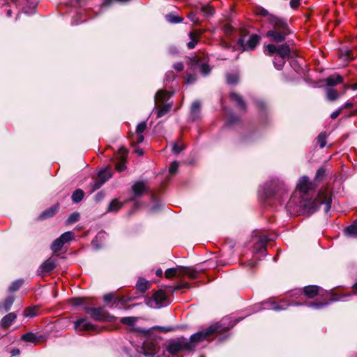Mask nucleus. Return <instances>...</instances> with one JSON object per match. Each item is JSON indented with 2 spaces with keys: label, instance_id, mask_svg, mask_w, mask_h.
<instances>
[{
  "label": "nucleus",
  "instance_id": "obj_12",
  "mask_svg": "<svg viewBox=\"0 0 357 357\" xmlns=\"http://www.w3.org/2000/svg\"><path fill=\"white\" fill-rule=\"evenodd\" d=\"M167 300V296L164 291H157L152 296L151 305L154 307H162Z\"/></svg>",
  "mask_w": 357,
  "mask_h": 357
},
{
  "label": "nucleus",
  "instance_id": "obj_44",
  "mask_svg": "<svg viewBox=\"0 0 357 357\" xmlns=\"http://www.w3.org/2000/svg\"><path fill=\"white\" fill-rule=\"evenodd\" d=\"M23 284L22 280H17L12 283V284L9 287V290L10 291H15L19 289V288Z\"/></svg>",
  "mask_w": 357,
  "mask_h": 357
},
{
  "label": "nucleus",
  "instance_id": "obj_55",
  "mask_svg": "<svg viewBox=\"0 0 357 357\" xmlns=\"http://www.w3.org/2000/svg\"><path fill=\"white\" fill-rule=\"evenodd\" d=\"M347 296V295H337V294H333L331 296V301H337L342 299V298Z\"/></svg>",
  "mask_w": 357,
  "mask_h": 357
},
{
  "label": "nucleus",
  "instance_id": "obj_61",
  "mask_svg": "<svg viewBox=\"0 0 357 357\" xmlns=\"http://www.w3.org/2000/svg\"><path fill=\"white\" fill-rule=\"evenodd\" d=\"M300 4V0H291L290 1V6L293 8H296Z\"/></svg>",
  "mask_w": 357,
  "mask_h": 357
},
{
  "label": "nucleus",
  "instance_id": "obj_5",
  "mask_svg": "<svg viewBox=\"0 0 357 357\" xmlns=\"http://www.w3.org/2000/svg\"><path fill=\"white\" fill-rule=\"evenodd\" d=\"M264 53L270 56L277 53V56L287 58L290 54V47L287 44H282L278 46L268 44L264 46Z\"/></svg>",
  "mask_w": 357,
  "mask_h": 357
},
{
  "label": "nucleus",
  "instance_id": "obj_33",
  "mask_svg": "<svg viewBox=\"0 0 357 357\" xmlns=\"http://www.w3.org/2000/svg\"><path fill=\"white\" fill-rule=\"evenodd\" d=\"M123 206V203L120 202L119 200L117 199H113L107 209V212H116L118 211L121 207Z\"/></svg>",
  "mask_w": 357,
  "mask_h": 357
},
{
  "label": "nucleus",
  "instance_id": "obj_51",
  "mask_svg": "<svg viewBox=\"0 0 357 357\" xmlns=\"http://www.w3.org/2000/svg\"><path fill=\"white\" fill-rule=\"evenodd\" d=\"M188 17L195 24H198L199 22V18L197 17V15L190 13L188 15Z\"/></svg>",
  "mask_w": 357,
  "mask_h": 357
},
{
  "label": "nucleus",
  "instance_id": "obj_46",
  "mask_svg": "<svg viewBox=\"0 0 357 357\" xmlns=\"http://www.w3.org/2000/svg\"><path fill=\"white\" fill-rule=\"evenodd\" d=\"M84 298H73L70 299V303L73 306H78L84 304Z\"/></svg>",
  "mask_w": 357,
  "mask_h": 357
},
{
  "label": "nucleus",
  "instance_id": "obj_56",
  "mask_svg": "<svg viewBox=\"0 0 357 357\" xmlns=\"http://www.w3.org/2000/svg\"><path fill=\"white\" fill-rule=\"evenodd\" d=\"M196 80V77L192 75H188L186 76V82L188 84H192Z\"/></svg>",
  "mask_w": 357,
  "mask_h": 357
},
{
  "label": "nucleus",
  "instance_id": "obj_48",
  "mask_svg": "<svg viewBox=\"0 0 357 357\" xmlns=\"http://www.w3.org/2000/svg\"><path fill=\"white\" fill-rule=\"evenodd\" d=\"M178 168V163L176 161H174L172 162L169 172L171 174H174L176 172L177 169Z\"/></svg>",
  "mask_w": 357,
  "mask_h": 357
},
{
  "label": "nucleus",
  "instance_id": "obj_17",
  "mask_svg": "<svg viewBox=\"0 0 357 357\" xmlns=\"http://www.w3.org/2000/svg\"><path fill=\"white\" fill-rule=\"evenodd\" d=\"M201 117V103L195 100L192 103L190 107V118L192 121L199 119Z\"/></svg>",
  "mask_w": 357,
  "mask_h": 357
},
{
  "label": "nucleus",
  "instance_id": "obj_31",
  "mask_svg": "<svg viewBox=\"0 0 357 357\" xmlns=\"http://www.w3.org/2000/svg\"><path fill=\"white\" fill-rule=\"evenodd\" d=\"M273 186L274 188L276 186L275 181L266 183L264 188V193L266 197H271L275 195V189H272Z\"/></svg>",
  "mask_w": 357,
  "mask_h": 357
},
{
  "label": "nucleus",
  "instance_id": "obj_4",
  "mask_svg": "<svg viewBox=\"0 0 357 357\" xmlns=\"http://www.w3.org/2000/svg\"><path fill=\"white\" fill-rule=\"evenodd\" d=\"M261 40V37L257 34H251L246 40V35L242 34L238 38V44L242 51L254 50L258 45Z\"/></svg>",
  "mask_w": 357,
  "mask_h": 357
},
{
  "label": "nucleus",
  "instance_id": "obj_29",
  "mask_svg": "<svg viewBox=\"0 0 357 357\" xmlns=\"http://www.w3.org/2000/svg\"><path fill=\"white\" fill-rule=\"evenodd\" d=\"M342 77L338 74L333 75L325 79V82L328 86H333L342 82Z\"/></svg>",
  "mask_w": 357,
  "mask_h": 357
},
{
  "label": "nucleus",
  "instance_id": "obj_21",
  "mask_svg": "<svg viewBox=\"0 0 357 357\" xmlns=\"http://www.w3.org/2000/svg\"><path fill=\"white\" fill-rule=\"evenodd\" d=\"M199 273L193 268L181 266V278L188 277V278L193 280L198 277Z\"/></svg>",
  "mask_w": 357,
  "mask_h": 357
},
{
  "label": "nucleus",
  "instance_id": "obj_62",
  "mask_svg": "<svg viewBox=\"0 0 357 357\" xmlns=\"http://www.w3.org/2000/svg\"><path fill=\"white\" fill-rule=\"evenodd\" d=\"M342 111V108H340L339 109L333 112L331 115V117L333 119H336L340 114Z\"/></svg>",
  "mask_w": 357,
  "mask_h": 357
},
{
  "label": "nucleus",
  "instance_id": "obj_7",
  "mask_svg": "<svg viewBox=\"0 0 357 357\" xmlns=\"http://www.w3.org/2000/svg\"><path fill=\"white\" fill-rule=\"evenodd\" d=\"M160 351L156 340L147 339L142 347V354L147 357H155Z\"/></svg>",
  "mask_w": 357,
  "mask_h": 357
},
{
  "label": "nucleus",
  "instance_id": "obj_20",
  "mask_svg": "<svg viewBox=\"0 0 357 357\" xmlns=\"http://www.w3.org/2000/svg\"><path fill=\"white\" fill-rule=\"evenodd\" d=\"M56 267V263L54 260L50 258L44 261L40 266V269L42 273L47 274L50 273Z\"/></svg>",
  "mask_w": 357,
  "mask_h": 357
},
{
  "label": "nucleus",
  "instance_id": "obj_3",
  "mask_svg": "<svg viewBox=\"0 0 357 357\" xmlns=\"http://www.w3.org/2000/svg\"><path fill=\"white\" fill-rule=\"evenodd\" d=\"M301 204L305 209L311 213L317 211L321 206H324V212L328 213L331 209V205L330 192L327 189L321 190L314 199L304 200Z\"/></svg>",
  "mask_w": 357,
  "mask_h": 357
},
{
  "label": "nucleus",
  "instance_id": "obj_13",
  "mask_svg": "<svg viewBox=\"0 0 357 357\" xmlns=\"http://www.w3.org/2000/svg\"><path fill=\"white\" fill-rule=\"evenodd\" d=\"M271 239L268 238L266 236H261L257 238L254 245L255 252L265 255L266 252V244Z\"/></svg>",
  "mask_w": 357,
  "mask_h": 357
},
{
  "label": "nucleus",
  "instance_id": "obj_36",
  "mask_svg": "<svg viewBox=\"0 0 357 357\" xmlns=\"http://www.w3.org/2000/svg\"><path fill=\"white\" fill-rule=\"evenodd\" d=\"M285 59L281 56L275 55L273 59V64L278 70L282 69L285 63Z\"/></svg>",
  "mask_w": 357,
  "mask_h": 357
},
{
  "label": "nucleus",
  "instance_id": "obj_8",
  "mask_svg": "<svg viewBox=\"0 0 357 357\" xmlns=\"http://www.w3.org/2000/svg\"><path fill=\"white\" fill-rule=\"evenodd\" d=\"M319 289L320 287L319 286L309 285L305 287L303 291H301V289H296L291 291L290 296L298 298V297L301 296L303 293L307 298H313L318 294Z\"/></svg>",
  "mask_w": 357,
  "mask_h": 357
},
{
  "label": "nucleus",
  "instance_id": "obj_54",
  "mask_svg": "<svg viewBox=\"0 0 357 357\" xmlns=\"http://www.w3.org/2000/svg\"><path fill=\"white\" fill-rule=\"evenodd\" d=\"M174 68L178 72H181L184 69V66L181 62H177L174 64Z\"/></svg>",
  "mask_w": 357,
  "mask_h": 357
},
{
  "label": "nucleus",
  "instance_id": "obj_42",
  "mask_svg": "<svg viewBox=\"0 0 357 357\" xmlns=\"http://www.w3.org/2000/svg\"><path fill=\"white\" fill-rule=\"evenodd\" d=\"M255 13L258 15L265 16L268 17V20L269 21V17L273 16V15H271L268 13V10L262 7H257L255 8Z\"/></svg>",
  "mask_w": 357,
  "mask_h": 357
},
{
  "label": "nucleus",
  "instance_id": "obj_24",
  "mask_svg": "<svg viewBox=\"0 0 357 357\" xmlns=\"http://www.w3.org/2000/svg\"><path fill=\"white\" fill-rule=\"evenodd\" d=\"M59 204H56L50 208H47L45 211H43L39 216V219L44 220L46 218H51L54 216L56 212L59 211Z\"/></svg>",
  "mask_w": 357,
  "mask_h": 357
},
{
  "label": "nucleus",
  "instance_id": "obj_40",
  "mask_svg": "<svg viewBox=\"0 0 357 357\" xmlns=\"http://www.w3.org/2000/svg\"><path fill=\"white\" fill-rule=\"evenodd\" d=\"M137 321V318L134 317H123L121 322L125 325L133 326Z\"/></svg>",
  "mask_w": 357,
  "mask_h": 357
},
{
  "label": "nucleus",
  "instance_id": "obj_2",
  "mask_svg": "<svg viewBox=\"0 0 357 357\" xmlns=\"http://www.w3.org/2000/svg\"><path fill=\"white\" fill-rule=\"evenodd\" d=\"M269 23L273 29L266 32V36L275 43L284 41L289 33L287 22L277 16H270Z\"/></svg>",
  "mask_w": 357,
  "mask_h": 357
},
{
  "label": "nucleus",
  "instance_id": "obj_9",
  "mask_svg": "<svg viewBox=\"0 0 357 357\" xmlns=\"http://www.w3.org/2000/svg\"><path fill=\"white\" fill-rule=\"evenodd\" d=\"M74 237V234L72 231H66L61 234L60 237L54 241L51 245V249L53 252H59L61 250L63 245L71 241Z\"/></svg>",
  "mask_w": 357,
  "mask_h": 357
},
{
  "label": "nucleus",
  "instance_id": "obj_45",
  "mask_svg": "<svg viewBox=\"0 0 357 357\" xmlns=\"http://www.w3.org/2000/svg\"><path fill=\"white\" fill-rule=\"evenodd\" d=\"M202 32L199 30H194L189 33V36L191 39V40H195L196 42H198L199 38L201 36Z\"/></svg>",
  "mask_w": 357,
  "mask_h": 357
},
{
  "label": "nucleus",
  "instance_id": "obj_49",
  "mask_svg": "<svg viewBox=\"0 0 357 357\" xmlns=\"http://www.w3.org/2000/svg\"><path fill=\"white\" fill-rule=\"evenodd\" d=\"M200 70L202 72V73L204 75H206L207 74L209 73L210 70H211V68L210 67L208 66V65L206 64V63H202L201 66H200Z\"/></svg>",
  "mask_w": 357,
  "mask_h": 357
},
{
  "label": "nucleus",
  "instance_id": "obj_52",
  "mask_svg": "<svg viewBox=\"0 0 357 357\" xmlns=\"http://www.w3.org/2000/svg\"><path fill=\"white\" fill-rule=\"evenodd\" d=\"M235 242L232 239H225V247L227 245L230 250H232L235 246Z\"/></svg>",
  "mask_w": 357,
  "mask_h": 357
},
{
  "label": "nucleus",
  "instance_id": "obj_1",
  "mask_svg": "<svg viewBox=\"0 0 357 357\" xmlns=\"http://www.w3.org/2000/svg\"><path fill=\"white\" fill-rule=\"evenodd\" d=\"M223 332V326L220 323L211 324L205 330L199 331L190 336L189 339L180 337L168 342L167 351L175 356L183 351H192L198 342L209 340Z\"/></svg>",
  "mask_w": 357,
  "mask_h": 357
},
{
  "label": "nucleus",
  "instance_id": "obj_32",
  "mask_svg": "<svg viewBox=\"0 0 357 357\" xmlns=\"http://www.w3.org/2000/svg\"><path fill=\"white\" fill-rule=\"evenodd\" d=\"M227 83L230 85H236L239 82V74L238 73H230L226 75Z\"/></svg>",
  "mask_w": 357,
  "mask_h": 357
},
{
  "label": "nucleus",
  "instance_id": "obj_16",
  "mask_svg": "<svg viewBox=\"0 0 357 357\" xmlns=\"http://www.w3.org/2000/svg\"><path fill=\"white\" fill-rule=\"evenodd\" d=\"M17 319V314L15 312H10L5 315L0 321V326L3 329H8Z\"/></svg>",
  "mask_w": 357,
  "mask_h": 357
},
{
  "label": "nucleus",
  "instance_id": "obj_47",
  "mask_svg": "<svg viewBox=\"0 0 357 357\" xmlns=\"http://www.w3.org/2000/svg\"><path fill=\"white\" fill-rule=\"evenodd\" d=\"M79 215L78 213H73L68 218V223H73L79 220Z\"/></svg>",
  "mask_w": 357,
  "mask_h": 357
},
{
  "label": "nucleus",
  "instance_id": "obj_38",
  "mask_svg": "<svg viewBox=\"0 0 357 357\" xmlns=\"http://www.w3.org/2000/svg\"><path fill=\"white\" fill-rule=\"evenodd\" d=\"M338 96L339 95L336 90H335L331 87L327 89L326 96L329 100H331V101L335 100L338 98Z\"/></svg>",
  "mask_w": 357,
  "mask_h": 357
},
{
  "label": "nucleus",
  "instance_id": "obj_10",
  "mask_svg": "<svg viewBox=\"0 0 357 357\" xmlns=\"http://www.w3.org/2000/svg\"><path fill=\"white\" fill-rule=\"evenodd\" d=\"M128 150L124 147L119 148L115 155V159L116 160L115 168L119 172H121L126 169V162Z\"/></svg>",
  "mask_w": 357,
  "mask_h": 357
},
{
  "label": "nucleus",
  "instance_id": "obj_37",
  "mask_svg": "<svg viewBox=\"0 0 357 357\" xmlns=\"http://www.w3.org/2000/svg\"><path fill=\"white\" fill-rule=\"evenodd\" d=\"M84 192L81 189L76 190L72 195V200L75 203H79L84 197Z\"/></svg>",
  "mask_w": 357,
  "mask_h": 357
},
{
  "label": "nucleus",
  "instance_id": "obj_41",
  "mask_svg": "<svg viewBox=\"0 0 357 357\" xmlns=\"http://www.w3.org/2000/svg\"><path fill=\"white\" fill-rule=\"evenodd\" d=\"M317 143L319 144L321 148H324L326 144V135L324 132H321L317 136Z\"/></svg>",
  "mask_w": 357,
  "mask_h": 357
},
{
  "label": "nucleus",
  "instance_id": "obj_15",
  "mask_svg": "<svg viewBox=\"0 0 357 357\" xmlns=\"http://www.w3.org/2000/svg\"><path fill=\"white\" fill-rule=\"evenodd\" d=\"M312 188V183L310 181L308 177L303 176L300 178L297 184V189L303 194H307Z\"/></svg>",
  "mask_w": 357,
  "mask_h": 357
},
{
  "label": "nucleus",
  "instance_id": "obj_53",
  "mask_svg": "<svg viewBox=\"0 0 357 357\" xmlns=\"http://www.w3.org/2000/svg\"><path fill=\"white\" fill-rule=\"evenodd\" d=\"M189 284L187 282H183L181 284H177L174 287V291H178L182 289L183 288H189Z\"/></svg>",
  "mask_w": 357,
  "mask_h": 357
},
{
  "label": "nucleus",
  "instance_id": "obj_27",
  "mask_svg": "<svg viewBox=\"0 0 357 357\" xmlns=\"http://www.w3.org/2000/svg\"><path fill=\"white\" fill-rule=\"evenodd\" d=\"M158 107L156 108V117L161 118L167 113H168L171 109L172 103L168 104H161L157 105Z\"/></svg>",
  "mask_w": 357,
  "mask_h": 357
},
{
  "label": "nucleus",
  "instance_id": "obj_39",
  "mask_svg": "<svg viewBox=\"0 0 357 357\" xmlns=\"http://www.w3.org/2000/svg\"><path fill=\"white\" fill-rule=\"evenodd\" d=\"M167 20L170 23H178L183 21V18L180 17L173 13H169L166 15Z\"/></svg>",
  "mask_w": 357,
  "mask_h": 357
},
{
  "label": "nucleus",
  "instance_id": "obj_30",
  "mask_svg": "<svg viewBox=\"0 0 357 357\" xmlns=\"http://www.w3.org/2000/svg\"><path fill=\"white\" fill-rule=\"evenodd\" d=\"M344 231V234L348 237H357V221L347 227Z\"/></svg>",
  "mask_w": 357,
  "mask_h": 357
},
{
  "label": "nucleus",
  "instance_id": "obj_60",
  "mask_svg": "<svg viewBox=\"0 0 357 357\" xmlns=\"http://www.w3.org/2000/svg\"><path fill=\"white\" fill-rule=\"evenodd\" d=\"M325 171L323 168H320L317 170L316 174V178H321L324 175Z\"/></svg>",
  "mask_w": 357,
  "mask_h": 357
},
{
  "label": "nucleus",
  "instance_id": "obj_64",
  "mask_svg": "<svg viewBox=\"0 0 357 357\" xmlns=\"http://www.w3.org/2000/svg\"><path fill=\"white\" fill-rule=\"evenodd\" d=\"M197 44V42H196L195 40H191L189 43H188L187 46L189 49H193Z\"/></svg>",
  "mask_w": 357,
  "mask_h": 357
},
{
  "label": "nucleus",
  "instance_id": "obj_19",
  "mask_svg": "<svg viewBox=\"0 0 357 357\" xmlns=\"http://www.w3.org/2000/svg\"><path fill=\"white\" fill-rule=\"evenodd\" d=\"M303 303L299 301H291L287 302L285 301H281L280 303H272L271 307L274 310H282L286 309L289 305H300Z\"/></svg>",
  "mask_w": 357,
  "mask_h": 357
},
{
  "label": "nucleus",
  "instance_id": "obj_6",
  "mask_svg": "<svg viewBox=\"0 0 357 357\" xmlns=\"http://www.w3.org/2000/svg\"><path fill=\"white\" fill-rule=\"evenodd\" d=\"M112 176V173L109 167H106L100 171L98 174L97 179L91 183V192L98 190Z\"/></svg>",
  "mask_w": 357,
  "mask_h": 357
},
{
  "label": "nucleus",
  "instance_id": "obj_43",
  "mask_svg": "<svg viewBox=\"0 0 357 357\" xmlns=\"http://www.w3.org/2000/svg\"><path fill=\"white\" fill-rule=\"evenodd\" d=\"M38 312V308L36 307H31L26 308L24 311L25 317H33L36 316Z\"/></svg>",
  "mask_w": 357,
  "mask_h": 357
},
{
  "label": "nucleus",
  "instance_id": "obj_25",
  "mask_svg": "<svg viewBox=\"0 0 357 357\" xmlns=\"http://www.w3.org/2000/svg\"><path fill=\"white\" fill-rule=\"evenodd\" d=\"M146 128V123L145 121H142L137 125L136 128L137 137L135 142L136 144H139L143 142L144 136L142 135V133L144 132Z\"/></svg>",
  "mask_w": 357,
  "mask_h": 357
},
{
  "label": "nucleus",
  "instance_id": "obj_22",
  "mask_svg": "<svg viewBox=\"0 0 357 357\" xmlns=\"http://www.w3.org/2000/svg\"><path fill=\"white\" fill-rule=\"evenodd\" d=\"M132 190L135 196H140L147 190V188L144 181H137L133 184Z\"/></svg>",
  "mask_w": 357,
  "mask_h": 357
},
{
  "label": "nucleus",
  "instance_id": "obj_28",
  "mask_svg": "<svg viewBox=\"0 0 357 357\" xmlns=\"http://www.w3.org/2000/svg\"><path fill=\"white\" fill-rule=\"evenodd\" d=\"M165 275L167 279H171L174 276L181 278V266L167 269L165 272Z\"/></svg>",
  "mask_w": 357,
  "mask_h": 357
},
{
  "label": "nucleus",
  "instance_id": "obj_23",
  "mask_svg": "<svg viewBox=\"0 0 357 357\" xmlns=\"http://www.w3.org/2000/svg\"><path fill=\"white\" fill-rule=\"evenodd\" d=\"M231 100L234 102L239 109L244 110L246 105L241 95L236 93H231L230 94Z\"/></svg>",
  "mask_w": 357,
  "mask_h": 357
},
{
  "label": "nucleus",
  "instance_id": "obj_18",
  "mask_svg": "<svg viewBox=\"0 0 357 357\" xmlns=\"http://www.w3.org/2000/svg\"><path fill=\"white\" fill-rule=\"evenodd\" d=\"M172 94L166 90H159L155 96V105L163 104L168 100Z\"/></svg>",
  "mask_w": 357,
  "mask_h": 357
},
{
  "label": "nucleus",
  "instance_id": "obj_63",
  "mask_svg": "<svg viewBox=\"0 0 357 357\" xmlns=\"http://www.w3.org/2000/svg\"><path fill=\"white\" fill-rule=\"evenodd\" d=\"M342 56L343 57V59L345 60V61H350V60L353 59V58L351 57V56H350V52L349 51L345 52V54L344 55H342Z\"/></svg>",
  "mask_w": 357,
  "mask_h": 357
},
{
  "label": "nucleus",
  "instance_id": "obj_35",
  "mask_svg": "<svg viewBox=\"0 0 357 357\" xmlns=\"http://www.w3.org/2000/svg\"><path fill=\"white\" fill-rule=\"evenodd\" d=\"M136 287L140 292L144 293L149 288V283L146 280L140 278L136 284Z\"/></svg>",
  "mask_w": 357,
  "mask_h": 357
},
{
  "label": "nucleus",
  "instance_id": "obj_34",
  "mask_svg": "<svg viewBox=\"0 0 357 357\" xmlns=\"http://www.w3.org/2000/svg\"><path fill=\"white\" fill-rule=\"evenodd\" d=\"M21 339L24 342H32L34 344H37V342H38V338L37 337V336L31 332H29L22 335Z\"/></svg>",
  "mask_w": 357,
  "mask_h": 357
},
{
  "label": "nucleus",
  "instance_id": "obj_50",
  "mask_svg": "<svg viewBox=\"0 0 357 357\" xmlns=\"http://www.w3.org/2000/svg\"><path fill=\"white\" fill-rule=\"evenodd\" d=\"M202 10L206 15H212L214 13V8L209 6H203L202 7Z\"/></svg>",
  "mask_w": 357,
  "mask_h": 357
},
{
  "label": "nucleus",
  "instance_id": "obj_14",
  "mask_svg": "<svg viewBox=\"0 0 357 357\" xmlns=\"http://www.w3.org/2000/svg\"><path fill=\"white\" fill-rule=\"evenodd\" d=\"M86 312L90 314L91 318L96 321L105 320L106 318V311L102 307L87 308Z\"/></svg>",
  "mask_w": 357,
  "mask_h": 357
},
{
  "label": "nucleus",
  "instance_id": "obj_11",
  "mask_svg": "<svg viewBox=\"0 0 357 357\" xmlns=\"http://www.w3.org/2000/svg\"><path fill=\"white\" fill-rule=\"evenodd\" d=\"M75 329L78 332L85 331L91 333L97 331L96 326L92 324L86 319H79L77 320L75 322Z\"/></svg>",
  "mask_w": 357,
  "mask_h": 357
},
{
  "label": "nucleus",
  "instance_id": "obj_26",
  "mask_svg": "<svg viewBox=\"0 0 357 357\" xmlns=\"http://www.w3.org/2000/svg\"><path fill=\"white\" fill-rule=\"evenodd\" d=\"M14 300L15 298L13 296L7 297L0 303V312L3 313L10 310L13 304Z\"/></svg>",
  "mask_w": 357,
  "mask_h": 357
},
{
  "label": "nucleus",
  "instance_id": "obj_59",
  "mask_svg": "<svg viewBox=\"0 0 357 357\" xmlns=\"http://www.w3.org/2000/svg\"><path fill=\"white\" fill-rule=\"evenodd\" d=\"M113 298H114V296L112 294H107L105 295L104 298H103L104 301L106 303H109L110 301H112Z\"/></svg>",
  "mask_w": 357,
  "mask_h": 357
},
{
  "label": "nucleus",
  "instance_id": "obj_57",
  "mask_svg": "<svg viewBox=\"0 0 357 357\" xmlns=\"http://www.w3.org/2000/svg\"><path fill=\"white\" fill-rule=\"evenodd\" d=\"M183 148L182 146H178V144H174V146H173V149H172V150H173V152H174V153L178 154V153H179L183 150Z\"/></svg>",
  "mask_w": 357,
  "mask_h": 357
},
{
  "label": "nucleus",
  "instance_id": "obj_58",
  "mask_svg": "<svg viewBox=\"0 0 357 357\" xmlns=\"http://www.w3.org/2000/svg\"><path fill=\"white\" fill-rule=\"evenodd\" d=\"M327 303H310V306L314 307L316 308H320L325 306Z\"/></svg>",
  "mask_w": 357,
  "mask_h": 357
}]
</instances>
